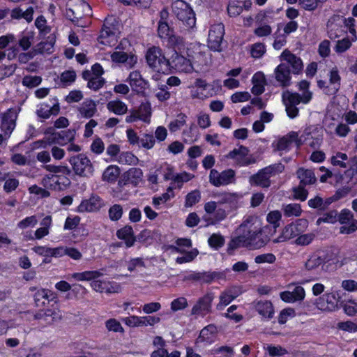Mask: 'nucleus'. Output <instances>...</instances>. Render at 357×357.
<instances>
[{"label":"nucleus","instance_id":"61","mask_svg":"<svg viewBox=\"0 0 357 357\" xmlns=\"http://www.w3.org/2000/svg\"><path fill=\"white\" fill-rule=\"evenodd\" d=\"M295 314V310L293 308L288 307L283 309L279 315L278 322L280 324H284L287 322L288 317H293Z\"/></svg>","mask_w":357,"mask_h":357},{"label":"nucleus","instance_id":"14","mask_svg":"<svg viewBox=\"0 0 357 357\" xmlns=\"http://www.w3.org/2000/svg\"><path fill=\"white\" fill-rule=\"evenodd\" d=\"M213 298L214 296L212 293L206 294L205 296L200 298L193 306L191 312L192 314L200 315L209 312Z\"/></svg>","mask_w":357,"mask_h":357},{"label":"nucleus","instance_id":"29","mask_svg":"<svg viewBox=\"0 0 357 357\" xmlns=\"http://www.w3.org/2000/svg\"><path fill=\"white\" fill-rule=\"evenodd\" d=\"M102 275V273L98 271H84L82 273H75L73 278L77 281L91 280L96 279Z\"/></svg>","mask_w":357,"mask_h":357},{"label":"nucleus","instance_id":"20","mask_svg":"<svg viewBox=\"0 0 357 357\" xmlns=\"http://www.w3.org/2000/svg\"><path fill=\"white\" fill-rule=\"evenodd\" d=\"M143 173L141 169L132 167L123 174L125 184L131 183L136 186L142 181Z\"/></svg>","mask_w":357,"mask_h":357},{"label":"nucleus","instance_id":"13","mask_svg":"<svg viewBox=\"0 0 357 357\" xmlns=\"http://www.w3.org/2000/svg\"><path fill=\"white\" fill-rule=\"evenodd\" d=\"M17 113L14 109H8L3 116L1 128L4 132L6 139H8L15 127Z\"/></svg>","mask_w":357,"mask_h":357},{"label":"nucleus","instance_id":"35","mask_svg":"<svg viewBox=\"0 0 357 357\" xmlns=\"http://www.w3.org/2000/svg\"><path fill=\"white\" fill-rule=\"evenodd\" d=\"M43 168L48 172L54 174H62L64 175L70 176L72 174V170L67 166H56L52 165H45Z\"/></svg>","mask_w":357,"mask_h":357},{"label":"nucleus","instance_id":"58","mask_svg":"<svg viewBox=\"0 0 357 357\" xmlns=\"http://www.w3.org/2000/svg\"><path fill=\"white\" fill-rule=\"evenodd\" d=\"M276 258L275 256L272 253L263 254L257 255L255 258V262L257 264L269 263L273 264L275 262Z\"/></svg>","mask_w":357,"mask_h":357},{"label":"nucleus","instance_id":"64","mask_svg":"<svg viewBox=\"0 0 357 357\" xmlns=\"http://www.w3.org/2000/svg\"><path fill=\"white\" fill-rule=\"evenodd\" d=\"M351 45V43L348 38H343L337 41L335 46V51L338 53H342L347 50Z\"/></svg>","mask_w":357,"mask_h":357},{"label":"nucleus","instance_id":"31","mask_svg":"<svg viewBox=\"0 0 357 357\" xmlns=\"http://www.w3.org/2000/svg\"><path fill=\"white\" fill-rule=\"evenodd\" d=\"M328 260L326 259V257H323L321 256L312 255L310 257L308 260L305 262V268L306 269L310 271L313 270L321 264H325Z\"/></svg>","mask_w":357,"mask_h":357},{"label":"nucleus","instance_id":"59","mask_svg":"<svg viewBox=\"0 0 357 357\" xmlns=\"http://www.w3.org/2000/svg\"><path fill=\"white\" fill-rule=\"evenodd\" d=\"M265 53V47L262 43H255L251 49V55L252 57L258 59L261 57Z\"/></svg>","mask_w":357,"mask_h":357},{"label":"nucleus","instance_id":"2","mask_svg":"<svg viewBox=\"0 0 357 357\" xmlns=\"http://www.w3.org/2000/svg\"><path fill=\"white\" fill-rule=\"evenodd\" d=\"M146 60L150 68L159 73L169 74V59H167L162 50L155 46L150 47L146 53Z\"/></svg>","mask_w":357,"mask_h":357},{"label":"nucleus","instance_id":"48","mask_svg":"<svg viewBox=\"0 0 357 357\" xmlns=\"http://www.w3.org/2000/svg\"><path fill=\"white\" fill-rule=\"evenodd\" d=\"M139 144H140L142 147L150 149L155 144V137L151 134H144L143 136L139 138Z\"/></svg>","mask_w":357,"mask_h":357},{"label":"nucleus","instance_id":"51","mask_svg":"<svg viewBox=\"0 0 357 357\" xmlns=\"http://www.w3.org/2000/svg\"><path fill=\"white\" fill-rule=\"evenodd\" d=\"M201 198L200 192L198 190H194L188 193L185 198V206H192L197 203Z\"/></svg>","mask_w":357,"mask_h":357},{"label":"nucleus","instance_id":"16","mask_svg":"<svg viewBox=\"0 0 357 357\" xmlns=\"http://www.w3.org/2000/svg\"><path fill=\"white\" fill-rule=\"evenodd\" d=\"M271 176L263 168L257 174L251 176L249 181L251 185L268 188L271 185Z\"/></svg>","mask_w":357,"mask_h":357},{"label":"nucleus","instance_id":"52","mask_svg":"<svg viewBox=\"0 0 357 357\" xmlns=\"http://www.w3.org/2000/svg\"><path fill=\"white\" fill-rule=\"evenodd\" d=\"M314 237L315 235L313 233L300 234L296 239L295 243L298 245H307L313 241Z\"/></svg>","mask_w":357,"mask_h":357},{"label":"nucleus","instance_id":"54","mask_svg":"<svg viewBox=\"0 0 357 357\" xmlns=\"http://www.w3.org/2000/svg\"><path fill=\"white\" fill-rule=\"evenodd\" d=\"M125 324L130 327L143 326L144 322H143L142 317L131 316L124 319Z\"/></svg>","mask_w":357,"mask_h":357},{"label":"nucleus","instance_id":"9","mask_svg":"<svg viewBox=\"0 0 357 357\" xmlns=\"http://www.w3.org/2000/svg\"><path fill=\"white\" fill-rule=\"evenodd\" d=\"M337 221L341 225L349 224V226H342L340 228V234H350L357 230V220L354 219V215L349 209H343L337 213Z\"/></svg>","mask_w":357,"mask_h":357},{"label":"nucleus","instance_id":"33","mask_svg":"<svg viewBox=\"0 0 357 357\" xmlns=\"http://www.w3.org/2000/svg\"><path fill=\"white\" fill-rule=\"evenodd\" d=\"M48 289H42L36 291L34 294V302L38 307H45L47 304Z\"/></svg>","mask_w":357,"mask_h":357},{"label":"nucleus","instance_id":"53","mask_svg":"<svg viewBox=\"0 0 357 357\" xmlns=\"http://www.w3.org/2000/svg\"><path fill=\"white\" fill-rule=\"evenodd\" d=\"M234 299L235 296H232L230 291H224L220 296V303L218 304L217 308L220 309V307L222 305H229Z\"/></svg>","mask_w":357,"mask_h":357},{"label":"nucleus","instance_id":"43","mask_svg":"<svg viewBox=\"0 0 357 357\" xmlns=\"http://www.w3.org/2000/svg\"><path fill=\"white\" fill-rule=\"evenodd\" d=\"M208 242L211 247L218 249L224 245L225 239L220 234H213L209 237Z\"/></svg>","mask_w":357,"mask_h":357},{"label":"nucleus","instance_id":"57","mask_svg":"<svg viewBox=\"0 0 357 357\" xmlns=\"http://www.w3.org/2000/svg\"><path fill=\"white\" fill-rule=\"evenodd\" d=\"M188 306V302L185 298L180 297L174 299L171 303V309L173 311L183 310Z\"/></svg>","mask_w":357,"mask_h":357},{"label":"nucleus","instance_id":"3","mask_svg":"<svg viewBox=\"0 0 357 357\" xmlns=\"http://www.w3.org/2000/svg\"><path fill=\"white\" fill-rule=\"evenodd\" d=\"M74 174L80 177H89L94 171L93 165L89 158L83 153L70 157L68 160Z\"/></svg>","mask_w":357,"mask_h":357},{"label":"nucleus","instance_id":"15","mask_svg":"<svg viewBox=\"0 0 357 357\" xmlns=\"http://www.w3.org/2000/svg\"><path fill=\"white\" fill-rule=\"evenodd\" d=\"M291 73L290 68H287L284 64L281 63L277 66L274 71L276 81L282 87H287L291 84Z\"/></svg>","mask_w":357,"mask_h":357},{"label":"nucleus","instance_id":"23","mask_svg":"<svg viewBox=\"0 0 357 357\" xmlns=\"http://www.w3.org/2000/svg\"><path fill=\"white\" fill-rule=\"evenodd\" d=\"M297 176L300 179V184L306 186L307 185L313 184L316 182L317 178L312 170L299 168L297 170Z\"/></svg>","mask_w":357,"mask_h":357},{"label":"nucleus","instance_id":"36","mask_svg":"<svg viewBox=\"0 0 357 357\" xmlns=\"http://www.w3.org/2000/svg\"><path fill=\"white\" fill-rule=\"evenodd\" d=\"M284 214L286 216H299L302 210L299 204H289L284 206Z\"/></svg>","mask_w":357,"mask_h":357},{"label":"nucleus","instance_id":"11","mask_svg":"<svg viewBox=\"0 0 357 357\" xmlns=\"http://www.w3.org/2000/svg\"><path fill=\"white\" fill-rule=\"evenodd\" d=\"M169 73H172V69L184 73H190L193 70L190 58H186L183 55L178 54L177 52H175L172 56L171 59L169 60Z\"/></svg>","mask_w":357,"mask_h":357},{"label":"nucleus","instance_id":"19","mask_svg":"<svg viewBox=\"0 0 357 357\" xmlns=\"http://www.w3.org/2000/svg\"><path fill=\"white\" fill-rule=\"evenodd\" d=\"M116 236L119 239L125 241L127 247H132L137 238L134 236L132 227L130 225H126L124 227L119 229L116 231Z\"/></svg>","mask_w":357,"mask_h":357},{"label":"nucleus","instance_id":"18","mask_svg":"<svg viewBox=\"0 0 357 357\" xmlns=\"http://www.w3.org/2000/svg\"><path fill=\"white\" fill-rule=\"evenodd\" d=\"M340 76L339 75L338 70L333 68L330 72V86L326 87L324 93L328 96H332L337 93L340 87Z\"/></svg>","mask_w":357,"mask_h":357},{"label":"nucleus","instance_id":"62","mask_svg":"<svg viewBox=\"0 0 357 357\" xmlns=\"http://www.w3.org/2000/svg\"><path fill=\"white\" fill-rule=\"evenodd\" d=\"M105 146L102 140L100 137L96 138L91 145V150L96 154H100L103 152Z\"/></svg>","mask_w":357,"mask_h":357},{"label":"nucleus","instance_id":"30","mask_svg":"<svg viewBox=\"0 0 357 357\" xmlns=\"http://www.w3.org/2000/svg\"><path fill=\"white\" fill-rule=\"evenodd\" d=\"M282 100L284 105H297L301 102V96L297 93L287 91L282 93Z\"/></svg>","mask_w":357,"mask_h":357},{"label":"nucleus","instance_id":"47","mask_svg":"<svg viewBox=\"0 0 357 357\" xmlns=\"http://www.w3.org/2000/svg\"><path fill=\"white\" fill-rule=\"evenodd\" d=\"M42 82V78L40 76H25L22 79V84L29 88L35 87L39 85Z\"/></svg>","mask_w":357,"mask_h":357},{"label":"nucleus","instance_id":"46","mask_svg":"<svg viewBox=\"0 0 357 357\" xmlns=\"http://www.w3.org/2000/svg\"><path fill=\"white\" fill-rule=\"evenodd\" d=\"M327 31L328 37L331 39H335L340 37L344 31L337 27V24H327Z\"/></svg>","mask_w":357,"mask_h":357},{"label":"nucleus","instance_id":"28","mask_svg":"<svg viewBox=\"0 0 357 357\" xmlns=\"http://www.w3.org/2000/svg\"><path fill=\"white\" fill-rule=\"evenodd\" d=\"M120 174L119 168L116 165L109 166L102 174L103 181L107 182H114Z\"/></svg>","mask_w":357,"mask_h":357},{"label":"nucleus","instance_id":"56","mask_svg":"<svg viewBox=\"0 0 357 357\" xmlns=\"http://www.w3.org/2000/svg\"><path fill=\"white\" fill-rule=\"evenodd\" d=\"M16 70V66L10 65L5 66L2 65L0 66V80L3 79L6 77L11 76Z\"/></svg>","mask_w":357,"mask_h":357},{"label":"nucleus","instance_id":"38","mask_svg":"<svg viewBox=\"0 0 357 357\" xmlns=\"http://www.w3.org/2000/svg\"><path fill=\"white\" fill-rule=\"evenodd\" d=\"M117 33V29L114 24H103L100 31V38H106L111 36H114Z\"/></svg>","mask_w":357,"mask_h":357},{"label":"nucleus","instance_id":"42","mask_svg":"<svg viewBox=\"0 0 357 357\" xmlns=\"http://www.w3.org/2000/svg\"><path fill=\"white\" fill-rule=\"evenodd\" d=\"M109 217L112 221H117L122 217L123 208L120 204H114L109 209Z\"/></svg>","mask_w":357,"mask_h":357},{"label":"nucleus","instance_id":"7","mask_svg":"<svg viewBox=\"0 0 357 357\" xmlns=\"http://www.w3.org/2000/svg\"><path fill=\"white\" fill-rule=\"evenodd\" d=\"M235 175L234 170L231 169L224 170L222 172L212 169L209 174V182L215 187L227 185L234 182Z\"/></svg>","mask_w":357,"mask_h":357},{"label":"nucleus","instance_id":"26","mask_svg":"<svg viewBox=\"0 0 357 357\" xmlns=\"http://www.w3.org/2000/svg\"><path fill=\"white\" fill-rule=\"evenodd\" d=\"M96 111V105L91 100L84 102L79 108L80 114L85 118L92 117Z\"/></svg>","mask_w":357,"mask_h":357},{"label":"nucleus","instance_id":"25","mask_svg":"<svg viewBox=\"0 0 357 357\" xmlns=\"http://www.w3.org/2000/svg\"><path fill=\"white\" fill-rule=\"evenodd\" d=\"M107 108L117 115L124 114L128 110L127 105L119 100L109 101L107 104Z\"/></svg>","mask_w":357,"mask_h":357},{"label":"nucleus","instance_id":"21","mask_svg":"<svg viewBox=\"0 0 357 357\" xmlns=\"http://www.w3.org/2000/svg\"><path fill=\"white\" fill-rule=\"evenodd\" d=\"M255 307L259 314L264 317L271 319L274 314L272 303L268 301H259L255 303Z\"/></svg>","mask_w":357,"mask_h":357},{"label":"nucleus","instance_id":"17","mask_svg":"<svg viewBox=\"0 0 357 357\" xmlns=\"http://www.w3.org/2000/svg\"><path fill=\"white\" fill-rule=\"evenodd\" d=\"M102 205L100 197L91 196L90 199L84 200L78 206L79 212H90L98 210Z\"/></svg>","mask_w":357,"mask_h":357},{"label":"nucleus","instance_id":"12","mask_svg":"<svg viewBox=\"0 0 357 357\" xmlns=\"http://www.w3.org/2000/svg\"><path fill=\"white\" fill-rule=\"evenodd\" d=\"M70 6H75L73 8H69L66 10V16L68 19L72 22H77L82 20L80 15L81 10H91L90 6L86 3L84 0H70Z\"/></svg>","mask_w":357,"mask_h":357},{"label":"nucleus","instance_id":"27","mask_svg":"<svg viewBox=\"0 0 357 357\" xmlns=\"http://www.w3.org/2000/svg\"><path fill=\"white\" fill-rule=\"evenodd\" d=\"M54 39L52 38L49 41L39 43L33 49L35 54H51L53 52Z\"/></svg>","mask_w":357,"mask_h":357},{"label":"nucleus","instance_id":"24","mask_svg":"<svg viewBox=\"0 0 357 357\" xmlns=\"http://www.w3.org/2000/svg\"><path fill=\"white\" fill-rule=\"evenodd\" d=\"M237 201L235 195L230 193H225L222 195L218 202V206L227 208L228 210H232L236 207Z\"/></svg>","mask_w":357,"mask_h":357},{"label":"nucleus","instance_id":"60","mask_svg":"<svg viewBox=\"0 0 357 357\" xmlns=\"http://www.w3.org/2000/svg\"><path fill=\"white\" fill-rule=\"evenodd\" d=\"M105 79L102 77H93L88 82L87 86L94 91L100 89L105 84Z\"/></svg>","mask_w":357,"mask_h":357},{"label":"nucleus","instance_id":"22","mask_svg":"<svg viewBox=\"0 0 357 357\" xmlns=\"http://www.w3.org/2000/svg\"><path fill=\"white\" fill-rule=\"evenodd\" d=\"M75 133L74 129L57 132L55 134L56 137L52 139V143L64 145L68 142H71L75 139Z\"/></svg>","mask_w":357,"mask_h":357},{"label":"nucleus","instance_id":"8","mask_svg":"<svg viewBox=\"0 0 357 357\" xmlns=\"http://www.w3.org/2000/svg\"><path fill=\"white\" fill-rule=\"evenodd\" d=\"M187 57L190 58L192 66L197 67L208 66V58L206 53L202 50V46L198 44H190L186 49Z\"/></svg>","mask_w":357,"mask_h":357},{"label":"nucleus","instance_id":"50","mask_svg":"<svg viewBox=\"0 0 357 357\" xmlns=\"http://www.w3.org/2000/svg\"><path fill=\"white\" fill-rule=\"evenodd\" d=\"M130 85L132 90L137 93H143L144 91L149 87V82L141 77L137 82H132Z\"/></svg>","mask_w":357,"mask_h":357},{"label":"nucleus","instance_id":"55","mask_svg":"<svg viewBox=\"0 0 357 357\" xmlns=\"http://www.w3.org/2000/svg\"><path fill=\"white\" fill-rule=\"evenodd\" d=\"M91 287L96 291L99 292H112L110 289L108 287V284L101 280H93L91 283Z\"/></svg>","mask_w":357,"mask_h":357},{"label":"nucleus","instance_id":"49","mask_svg":"<svg viewBox=\"0 0 357 357\" xmlns=\"http://www.w3.org/2000/svg\"><path fill=\"white\" fill-rule=\"evenodd\" d=\"M275 40L273 43V47L275 50H280L286 43V36L282 34L280 26L278 25V30L275 33Z\"/></svg>","mask_w":357,"mask_h":357},{"label":"nucleus","instance_id":"6","mask_svg":"<svg viewBox=\"0 0 357 357\" xmlns=\"http://www.w3.org/2000/svg\"><path fill=\"white\" fill-rule=\"evenodd\" d=\"M172 8L178 20L183 22L192 20L195 22V14L188 3L183 0L173 2Z\"/></svg>","mask_w":357,"mask_h":357},{"label":"nucleus","instance_id":"5","mask_svg":"<svg viewBox=\"0 0 357 357\" xmlns=\"http://www.w3.org/2000/svg\"><path fill=\"white\" fill-rule=\"evenodd\" d=\"M225 34L224 24H213L208 32V47L215 52H222V43Z\"/></svg>","mask_w":357,"mask_h":357},{"label":"nucleus","instance_id":"40","mask_svg":"<svg viewBox=\"0 0 357 357\" xmlns=\"http://www.w3.org/2000/svg\"><path fill=\"white\" fill-rule=\"evenodd\" d=\"M76 73L74 70H66L61 74L60 80L63 86H68L75 82Z\"/></svg>","mask_w":357,"mask_h":357},{"label":"nucleus","instance_id":"45","mask_svg":"<svg viewBox=\"0 0 357 357\" xmlns=\"http://www.w3.org/2000/svg\"><path fill=\"white\" fill-rule=\"evenodd\" d=\"M305 186L302 185L299 183L297 187H294L293 188L294 197L296 199H298L301 201H305L307 199L308 192L305 188Z\"/></svg>","mask_w":357,"mask_h":357},{"label":"nucleus","instance_id":"4","mask_svg":"<svg viewBox=\"0 0 357 357\" xmlns=\"http://www.w3.org/2000/svg\"><path fill=\"white\" fill-rule=\"evenodd\" d=\"M307 226L308 221L306 219H298L294 222L287 225L283 229L281 235L273 240V243H278L284 242L299 236L305 231Z\"/></svg>","mask_w":357,"mask_h":357},{"label":"nucleus","instance_id":"39","mask_svg":"<svg viewBox=\"0 0 357 357\" xmlns=\"http://www.w3.org/2000/svg\"><path fill=\"white\" fill-rule=\"evenodd\" d=\"M307 204L310 208L317 209L319 214H321L326 211L324 199L319 196H316L315 197L310 199L308 200Z\"/></svg>","mask_w":357,"mask_h":357},{"label":"nucleus","instance_id":"44","mask_svg":"<svg viewBox=\"0 0 357 357\" xmlns=\"http://www.w3.org/2000/svg\"><path fill=\"white\" fill-rule=\"evenodd\" d=\"M158 32L159 36L162 38L174 36V31L169 24H158Z\"/></svg>","mask_w":357,"mask_h":357},{"label":"nucleus","instance_id":"34","mask_svg":"<svg viewBox=\"0 0 357 357\" xmlns=\"http://www.w3.org/2000/svg\"><path fill=\"white\" fill-rule=\"evenodd\" d=\"M336 222H337V211L331 210L323 213V215L317 219V225H319L321 222L333 224Z\"/></svg>","mask_w":357,"mask_h":357},{"label":"nucleus","instance_id":"63","mask_svg":"<svg viewBox=\"0 0 357 357\" xmlns=\"http://www.w3.org/2000/svg\"><path fill=\"white\" fill-rule=\"evenodd\" d=\"M337 328L347 332L357 331V324L350 321L339 322Z\"/></svg>","mask_w":357,"mask_h":357},{"label":"nucleus","instance_id":"32","mask_svg":"<svg viewBox=\"0 0 357 357\" xmlns=\"http://www.w3.org/2000/svg\"><path fill=\"white\" fill-rule=\"evenodd\" d=\"M3 176H6V179H1L4 181L3 190L7 193H10L14 191L19 185V181L15 178L10 177L9 173H5Z\"/></svg>","mask_w":357,"mask_h":357},{"label":"nucleus","instance_id":"10","mask_svg":"<svg viewBox=\"0 0 357 357\" xmlns=\"http://www.w3.org/2000/svg\"><path fill=\"white\" fill-rule=\"evenodd\" d=\"M281 64H284L287 68H290L293 74H300L303 69V64L301 59L292 54L289 50H285L282 53Z\"/></svg>","mask_w":357,"mask_h":357},{"label":"nucleus","instance_id":"37","mask_svg":"<svg viewBox=\"0 0 357 357\" xmlns=\"http://www.w3.org/2000/svg\"><path fill=\"white\" fill-rule=\"evenodd\" d=\"M61 319V315L59 314V312L52 310V309H47L44 311V320L43 321L48 325L52 324L57 320Z\"/></svg>","mask_w":357,"mask_h":357},{"label":"nucleus","instance_id":"1","mask_svg":"<svg viewBox=\"0 0 357 357\" xmlns=\"http://www.w3.org/2000/svg\"><path fill=\"white\" fill-rule=\"evenodd\" d=\"M266 227L262 228L255 217L247 218L236 231V236L229 243V248L235 250L245 247L259 249L265 246L270 238L266 234Z\"/></svg>","mask_w":357,"mask_h":357},{"label":"nucleus","instance_id":"41","mask_svg":"<svg viewBox=\"0 0 357 357\" xmlns=\"http://www.w3.org/2000/svg\"><path fill=\"white\" fill-rule=\"evenodd\" d=\"M38 218L36 215H31L26 217L17 223V227L20 229H24L29 227H33L38 223Z\"/></svg>","mask_w":357,"mask_h":357}]
</instances>
